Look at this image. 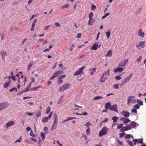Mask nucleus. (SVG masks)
Here are the masks:
<instances>
[{"label":"nucleus","instance_id":"obj_1","mask_svg":"<svg viewBox=\"0 0 146 146\" xmlns=\"http://www.w3.org/2000/svg\"><path fill=\"white\" fill-rule=\"evenodd\" d=\"M137 126V123L135 121H131L130 124H126L124 127L119 130L120 132L125 131L135 128Z\"/></svg>","mask_w":146,"mask_h":146},{"label":"nucleus","instance_id":"obj_2","mask_svg":"<svg viewBox=\"0 0 146 146\" xmlns=\"http://www.w3.org/2000/svg\"><path fill=\"white\" fill-rule=\"evenodd\" d=\"M71 86V84L68 83H66L61 86L59 88V91L60 92L68 89Z\"/></svg>","mask_w":146,"mask_h":146},{"label":"nucleus","instance_id":"obj_3","mask_svg":"<svg viewBox=\"0 0 146 146\" xmlns=\"http://www.w3.org/2000/svg\"><path fill=\"white\" fill-rule=\"evenodd\" d=\"M109 129L106 127H104L99 132V136L100 137H102L103 135L107 134Z\"/></svg>","mask_w":146,"mask_h":146},{"label":"nucleus","instance_id":"obj_4","mask_svg":"<svg viewBox=\"0 0 146 146\" xmlns=\"http://www.w3.org/2000/svg\"><path fill=\"white\" fill-rule=\"evenodd\" d=\"M135 97L133 96H129L127 99V104L129 105L130 103L135 104L137 102V100L135 99Z\"/></svg>","mask_w":146,"mask_h":146},{"label":"nucleus","instance_id":"obj_5","mask_svg":"<svg viewBox=\"0 0 146 146\" xmlns=\"http://www.w3.org/2000/svg\"><path fill=\"white\" fill-rule=\"evenodd\" d=\"M9 104L8 102H4L0 103V110H3L9 106Z\"/></svg>","mask_w":146,"mask_h":146},{"label":"nucleus","instance_id":"obj_6","mask_svg":"<svg viewBox=\"0 0 146 146\" xmlns=\"http://www.w3.org/2000/svg\"><path fill=\"white\" fill-rule=\"evenodd\" d=\"M129 60L126 58L121 61L119 64L118 66L119 67H124L127 64Z\"/></svg>","mask_w":146,"mask_h":146},{"label":"nucleus","instance_id":"obj_7","mask_svg":"<svg viewBox=\"0 0 146 146\" xmlns=\"http://www.w3.org/2000/svg\"><path fill=\"white\" fill-rule=\"evenodd\" d=\"M63 73V71L61 70H58L54 72L53 73V76L52 77L50 78V79H52L55 77L57 76L60 74H62Z\"/></svg>","mask_w":146,"mask_h":146},{"label":"nucleus","instance_id":"obj_8","mask_svg":"<svg viewBox=\"0 0 146 146\" xmlns=\"http://www.w3.org/2000/svg\"><path fill=\"white\" fill-rule=\"evenodd\" d=\"M109 110H110L113 111L117 112H118L117 106V104H115L113 105L110 106L109 108Z\"/></svg>","mask_w":146,"mask_h":146},{"label":"nucleus","instance_id":"obj_9","mask_svg":"<svg viewBox=\"0 0 146 146\" xmlns=\"http://www.w3.org/2000/svg\"><path fill=\"white\" fill-rule=\"evenodd\" d=\"M85 68L84 66H83L81 68H80L79 69L77 70L75 72L74 74V76L78 75L79 74H81L83 71V70Z\"/></svg>","mask_w":146,"mask_h":146},{"label":"nucleus","instance_id":"obj_10","mask_svg":"<svg viewBox=\"0 0 146 146\" xmlns=\"http://www.w3.org/2000/svg\"><path fill=\"white\" fill-rule=\"evenodd\" d=\"M121 114L125 117H128L130 115V113L126 111H123L121 112Z\"/></svg>","mask_w":146,"mask_h":146},{"label":"nucleus","instance_id":"obj_11","mask_svg":"<svg viewBox=\"0 0 146 146\" xmlns=\"http://www.w3.org/2000/svg\"><path fill=\"white\" fill-rule=\"evenodd\" d=\"M120 120L123 121L124 124H126L130 121V120L128 118H127L125 117H121L120 118Z\"/></svg>","mask_w":146,"mask_h":146},{"label":"nucleus","instance_id":"obj_12","mask_svg":"<svg viewBox=\"0 0 146 146\" xmlns=\"http://www.w3.org/2000/svg\"><path fill=\"white\" fill-rule=\"evenodd\" d=\"M98 47V44L97 43H94L90 48V49L92 50H96Z\"/></svg>","mask_w":146,"mask_h":146},{"label":"nucleus","instance_id":"obj_13","mask_svg":"<svg viewBox=\"0 0 146 146\" xmlns=\"http://www.w3.org/2000/svg\"><path fill=\"white\" fill-rule=\"evenodd\" d=\"M138 35L139 36H140L141 38H143L144 37L145 33L143 32L141 29H140L138 33Z\"/></svg>","mask_w":146,"mask_h":146},{"label":"nucleus","instance_id":"obj_14","mask_svg":"<svg viewBox=\"0 0 146 146\" xmlns=\"http://www.w3.org/2000/svg\"><path fill=\"white\" fill-rule=\"evenodd\" d=\"M15 124V122L13 121H11L6 123V128H7L8 127H10Z\"/></svg>","mask_w":146,"mask_h":146},{"label":"nucleus","instance_id":"obj_15","mask_svg":"<svg viewBox=\"0 0 146 146\" xmlns=\"http://www.w3.org/2000/svg\"><path fill=\"white\" fill-rule=\"evenodd\" d=\"M123 70L124 69L123 68H120L119 67L114 69L113 70V71L117 73L118 72H121L123 71Z\"/></svg>","mask_w":146,"mask_h":146},{"label":"nucleus","instance_id":"obj_16","mask_svg":"<svg viewBox=\"0 0 146 146\" xmlns=\"http://www.w3.org/2000/svg\"><path fill=\"white\" fill-rule=\"evenodd\" d=\"M130 79L128 77L125 78L121 82V85H123L125 84Z\"/></svg>","mask_w":146,"mask_h":146},{"label":"nucleus","instance_id":"obj_17","mask_svg":"<svg viewBox=\"0 0 146 146\" xmlns=\"http://www.w3.org/2000/svg\"><path fill=\"white\" fill-rule=\"evenodd\" d=\"M53 117H54V119L53 123H54V124H57L58 119L57 118V115L56 113H55V116H53Z\"/></svg>","mask_w":146,"mask_h":146},{"label":"nucleus","instance_id":"obj_18","mask_svg":"<svg viewBox=\"0 0 146 146\" xmlns=\"http://www.w3.org/2000/svg\"><path fill=\"white\" fill-rule=\"evenodd\" d=\"M110 70L108 69L107 70L105 71L103 74V75H109L110 74Z\"/></svg>","mask_w":146,"mask_h":146},{"label":"nucleus","instance_id":"obj_19","mask_svg":"<svg viewBox=\"0 0 146 146\" xmlns=\"http://www.w3.org/2000/svg\"><path fill=\"white\" fill-rule=\"evenodd\" d=\"M137 141V143H138L143 144V138H141L140 139H136Z\"/></svg>","mask_w":146,"mask_h":146},{"label":"nucleus","instance_id":"obj_20","mask_svg":"<svg viewBox=\"0 0 146 146\" xmlns=\"http://www.w3.org/2000/svg\"><path fill=\"white\" fill-rule=\"evenodd\" d=\"M94 19L92 18V17H89V20L88 21V25H92V23H94V21H93Z\"/></svg>","mask_w":146,"mask_h":146},{"label":"nucleus","instance_id":"obj_21","mask_svg":"<svg viewBox=\"0 0 146 146\" xmlns=\"http://www.w3.org/2000/svg\"><path fill=\"white\" fill-rule=\"evenodd\" d=\"M112 54V52L111 50H109L106 55V57H111Z\"/></svg>","mask_w":146,"mask_h":146},{"label":"nucleus","instance_id":"obj_22","mask_svg":"<svg viewBox=\"0 0 146 146\" xmlns=\"http://www.w3.org/2000/svg\"><path fill=\"white\" fill-rule=\"evenodd\" d=\"M1 56L2 57V58L3 59L5 60V54H6V52L5 51H1Z\"/></svg>","mask_w":146,"mask_h":146},{"label":"nucleus","instance_id":"obj_23","mask_svg":"<svg viewBox=\"0 0 146 146\" xmlns=\"http://www.w3.org/2000/svg\"><path fill=\"white\" fill-rule=\"evenodd\" d=\"M48 117H46L43 118L42 120V122L44 123H45L47 122L48 120Z\"/></svg>","mask_w":146,"mask_h":146},{"label":"nucleus","instance_id":"obj_24","mask_svg":"<svg viewBox=\"0 0 146 146\" xmlns=\"http://www.w3.org/2000/svg\"><path fill=\"white\" fill-rule=\"evenodd\" d=\"M96 68L91 69H90V73L92 75L96 72Z\"/></svg>","mask_w":146,"mask_h":146},{"label":"nucleus","instance_id":"obj_25","mask_svg":"<svg viewBox=\"0 0 146 146\" xmlns=\"http://www.w3.org/2000/svg\"><path fill=\"white\" fill-rule=\"evenodd\" d=\"M145 41H141L139 44V46L141 48H143L145 46Z\"/></svg>","mask_w":146,"mask_h":146},{"label":"nucleus","instance_id":"obj_26","mask_svg":"<svg viewBox=\"0 0 146 146\" xmlns=\"http://www.w3.org/2000/svg\"><path fill=\"white\" fill-rule=\"evenodd\" d=\"M58 84L60 85L63 82V80L60 77H59L58 80Z\"/></svg>","mask_w":146,"mask_h":146},{"label":"nucleus","instance_id":"obj_27","mask_svg":"<svg viewBox=\"0 0 146 146\" xmlns=\"http://www.w3.org/2000/svg\"><path fill=\"white\" fill-rule=\"evenodd\" d=\"M10 80H9V81L5 83L4 84L3 86L5 88H7L8 87V86L10 85Z\"/></svg>","mask_w":146,"mask_h":146},{"label":"nucleus","instance_id":"obj_28","mask_svg":"<svg viewBox=\"0 0 146 146\" xmlns=\"http://www.w3.org/2000/svg\"><path fill=\"white\" fill-rule=\"evenodd\" d=\"M111 119L113 120V122L115 123L117 121L118 117H117L114 116Z\"/></svg>","mask_w":146,"mask_h":146},{"label":"nucleus","instance_id":"obj_29","mask_svg":"<svg viewBox=\"0 0 146 146\" xmlns=\"http://www.w3.org/2000/svg\"><path fill=\"white\" fill-rule=\"evenodd\" d=\"M142 58V57L141 56H140L136 60V61L138 63H139L141 61Z\"/></svg>","mask_w":146,"mask_h":146},{"label":"nucleus","instance_id":"obj_30","mask_svg":"<svg viewBox=\"0 0 146 146\" xmlns=\"http://www.w3.org/2000/svg\"><path fill=\"white\" fill-rule=\"evenodd\" d=\"M137 102L138 103L139 106L143 105V102L140 100H137Z\"/></svg>","mask_w":146,"mask_h":146},{"label":"nucleus","instance_id":"obj_31","mask_svg":"<svg viewBox=\"0 0 146 146\" xmlns=\"http://www.w3.org/2000/svg\"><path fill=\"white\" fill-rule=\"evenodd\" d=\"M111 104L110 102H108L106 104H105V108L106 109H109V107L111 106Z\"/></svg>","mask_w":146,"mask_h":146},{"label":"nucleus","instance_id":"obj_32","mask_svg":"<svg viewBox=\"0 0 146 146\" xmlns=\"http://www.w3.org/2000/svg\"><path fill=\"white\" fill-rule=\"evenodd\" d=\"M42 87V86L40 85L37 87L31 88V90H33V91H35L37 89H38L39 88H41Z\"/></svg>","mask_w":146,"mask_h":146},{"label":"nucleus","instance_id":"obj_33","mask_svg":"<svg viewBox=\"0 0 146 146\" xmlns=\"http://www.w3.org/2000/svg\"><path fill=\"white\" fill-rule=\"evenodd\" d=\"M123 124H120L118 125L117 126V128L118 129H121L123 127Z\"/></svg>","mask_w":146,"mask_h":146},{"label":"nucleus","instance_id":"obj_34","mask_svg":"<svg viewBox=\"0 0 146 146\" xmlns=\"http://www.w3.org/2000/svg\"><path fill=\"white\" fill-rule=\"evenodd\" d=\"M103 97L100 96H96L94 98V100H97L99 99H102Z\"/></svg>","mask_w":146,"mask_h":146},{"label":"nucleus","instance_id":"obj_35","mask_svg":"<svg viewBox=\"0 0 146 146\" xmlns=\"http://www.w3.org/2000/svg\"><path fill=\"white\" fill-rule=\"evenodd\" d=\"M40 136L42 140H44L45 137V135L44 133L42 132L40 134Z\"/></svg>","mask_w":146,"mask_h":146},{"label":"nucleus","instance_id":"obj_36","mask_svg":"<svg viewBox=\"0 0 146 146\" xmlns=\"http://www.w3.org/2000/svg\"><path fill=\"white\" fill-rule=\"evenodd\" d=\"M63 96H62L59 98L58 102V104H60L62 102L63 100Z\"/></svg>","mask_w":146,"mask_h":146},{"label":"nucleus","instance_id":"obj_37","mask_svg":"<svg viewBox=\"0 0 146 146\" xmlns=\"http://www.w3.org/2000/svg\"><path fill=\"white\" fill-rule=\"evenodd\" d=\"M57 124H54V123H53V125L51 127L52 130H53L55 129L57 126Z\"/></svg>","mask_w":146,"mask_h":146},{"label":"nucleus","instance_id":"obj_38","mask_svg":"<svg viewBox=\"0 0 146 146\" xmlns=\"http://www.w3.org/2000/svg\"><path fill=\"white\" fill-rule=\"evenodd\" d=\"M91 8L93 11H94L96 9V7L95 5L92 4L91 6Z\"/></svg>","mask_w":146,"mask_h":146},{"label":"nucleus","instance_id":"obj_39","mask_svg":"<svg viewBox=\"0 0 146 146\" xmlns=\"http://www.w3.org/2000/svg\"><path fill=\"white\" fill-rule=\"evenodd\" d=\"M41 115V111H37L36 112V115L37 117H40V116Z\"/></svg>","mask_w":146,"mask_h":146},{"label":"nucleus","instance_id":"obj_40","mask_svg":"<svg viewBox=\"0 0 146 146\" xmlns=\"http://www.w3.org/2000/svg\"><path fill=\"white\" fill-rule=\"evenodd\" d=\"M30 135L33 137H36L37 135L36 134H34L33 132V131H31L30 133Z\"/></svg>","mask_w":146,"mask_h":146},{"label":"nucleus","instance_id":"obj_41","mask_svg":"<svg viewBox=\"0 0 146 146\" xmlns=\"http://www.w3.org/2000/svg\"><path fill=\"white\" fill-rule=\"evenodd\" d=\"M110 14V13H106L104 16H103L102 17V19H104L106 17H107V16H109Z\"/></svg>","mask_w":146,"mask_h":146},{"label":"nucleus","instance_id":"obj_42","mask_svg":"<svg viewBox=\"0 0 146 146\" xmlns=\"http://www.w3.org/2000/svg\"><path fill=\"white\" fill-rule=\"evenodd\" d=\"M104 76L102 75L101 76V78L100 80V81L101 83H103L105 82V80L104 78Z\"/></svg>","mask_w":146,"mask_h":146},{"label":"nucleus","instance_id":"obj_43","mask_svg":"<svg viewBox=\"0 0 146 146\" xmlns=\"http://www.w3.org/2000/svg\"><path fill=\"white\" fill-rule=\"evenodd\" d=\"M127 142L130 146H133V144L131 141H130L129 140H127Z\"/></svg>","mask_w":146,"mask_h":146},{"label":"nucleus","instance_id":"obj_44","mask_svg":"<svg viewBox=\"0 0 146 146\" xmlns=\"http://www.w3.org/2000/svg\"><path fill=\"white\" fill-rule=\"evenodd\" d=\"M33 64V63L32 62H30L29 63V65L27 68V69L28 70H29L31 67L32 66Z\"/></svg>","mask_w":146,"mask_h":146},{"label":"nucleus","instance_id":"obj_45","mask_svg":"<svg viewBox=\"0 0 146 146\" xmlns=\"http://www.w3.org/2000/svg\"><path fill=\"white\" fill-rule=\"evenodd\" d=\"M110 34L111 33L109 31L108 32L106 33V36L108 38H109Z\"/></svg>","mask_w":146,"mask_h":146},{"label":"nucleus","instance_id":"obj_46","mask_svg":"<svg viewBox=\"0 0 146 146\" xmlns=\"http://www.w3.org/2000/svg\"><path fill=\"white\" fill-rule=\"evenodd\" d=\"M133 107L136 109H139L140 108V106L138 104L134 105L133 106Z\"/></svg>","mask_w":146,"mask_h":146},{"label":"nucleus","instance_id":"obj_47","mask_svg":"<svg viewBox=\"0 0 146 146\" xmlns=\"http://www.w3.org/2000/svg\"><path fill=\"white\" fill-rule=\"evenodd\" d=\"M131 137L134 139V137L132 135H127L125 137V138L126 139H129Z\"/></svg>","mask_w":146,"mask_h":146},{"label":"nucleus","instance_id":"obj_48","mask_svg":"<svg viewBox=\"0 0 146 146\" xmlns=\"http://www.w3.org/2000/svg\"><path fill=\"white\" fill-rule=\"evenodd\" d=\"M14 91H15L16 92H17V88H13L9 90V92H12Z\"/></svg>","mask_w":146,"mask_h":146},{"label":"nucleus","instance_id":"obj_49","mask_svg":"<svg viewBox=\"0 0 146 146\" xmlns=\"http://www.w3.org/2000/svg\"><path fill=\"white\" fill-rule=\"evenodd\" d=\"M48 128L46 127H45L44 128V131L45 132V133L47 134L48 131Z\"/></svg>","mask_w":146,"mask_h":146},{"label":"nucleus","instance_id":"obj_50","mask_svg":"<svg viewBox=\"0 0 146 146\" xmlns=\"http://www.w3.org/2000/svg\"><path fill=\"white\" fill-rule=\"evenodd\" d=\"M92 125L91 123L89 122H88L86 124H85V126H86L88 128L89 126H91Z\"/></svg>","mask_w":146,"mask_h":146},{"label":"nucleus","instance_id":"obj_51","mask_svg":"<svg viewBox=\"0 0 146 146\" xmlns=\"http://www.w3.org/2000/svg\"><path fill=\"white\" fill-rule=\"evenodd\" d=\"M50 108L49 107H48L47 108H46V114L48 113L50 111Z\"/></svg>","mask_w":146,"mask_h":146},{"label":"nucleus","instance_id":"obj_52","mask_svg":"<svg viewBox=\"0 0 146 146\" xmlns=\"http://www.w3.org/2000/svg\"><path fill=\"white\" fill-rule=\"evenodd\" d=\"M22 139V136L20 137L19 139L16 140L15 141V143H17V142H19V143L21 142V141Z\"/></svg>","mask_w":146,"mask_h":146},{"label":"nucleus","instance_id":"obj_53","mask_svg":"<svg viewBox=\"0 0 146 146\" xmlns=\"http://www.w3.org/2000/svg\"><path fill=\"white\" fill-rule=\"evenodd\" d=\"M119 84H115L114 85V86H113V88L114 89H118L119 88Z\"/></svg>","mask_w":146,"mask_h":146},{"label":"nucleus","instance_id":"obj_54","mask_svg":"<svg viewBox=\"0 0 146 146\" xmlns=\"http://www.w3.org/2000/svg\"><path fill=\"white\" fill-rule=\"evenodd\" d=\"M5 33L3 34H1V39L2 40H3L5 38Z\"/></svg>","mask_w":146,"mask_h":146},{"label":"nucleus","instance_id":"obj_55","mask_svg":"<svg viewBox=\"0 0 146 146\" xmlns=\"http://www.w3.org/2000/svg\"><path fill=\"white\" fill-rule=\"evenodd\" d=\"M131 112L135 113H137V110L134 108L131 110Z\"/></svg>","mask_w":146,"mask_h":146},{"label":"nucleus","instance_id":"obj_56","mask_svg":"<svg viewBox=\"0 0 146 146\" xmlns=\"http://www.w3.org/2000/svg\"><path fill=\"white\" fill-rule=\"evenodd\" d=\"M125 134V132H122L121 133H120L119 134V137L120 138H121L122 137H123Z\"/></svg>","mask_w":146,"mask_h":146},{"label":"nucleus","instance_id":"obj_57","mask_svg":"<svg viewBox=\"0 0 146 146\" xmlns=\"http://www.w3.org/2000/svg\"><path fill=\"white\" fill-rule=\"evenodd\" d=\"M115 79L116 80H120L121 79V78L120 76H116L115 77Z\"/></svg>","mask_w":146,"mask_h":146},{"label":"nucleus","instance_id":"obj_58","mask_svg":"<svg viewBox=\"0 0 146 146\" xmlns=\"http://www.w3.org/2000/svg\"><path fill=\"white\" fill-rule=\"evenodd\" d=\"M76 118V117H68L67 118V119L68 120H68H72V119H75Z\"/></svg>","mask_w":146,"mask_h":146},{"label":"nucleus","instance_id":"obj_59","mask_svg":"<svg viewBox=\"0 0 146 146\" xmlns=\"http://www.w3.org/2000/svg\"><path fill=\"white\" fill-rule=\"evenodd\" d=\"M69 6V5L67 4L65 5H63L62 7V9H64L68 7Z\"/></svg>","mask_w":146,"mask_h":146},{"label":"nucleus","instance_id":"obj_60","mask_svg":"<svg viewBox=\"0 0 146 146\" xmlns=\"http://www.w3.org/2000/svg\"><path fill=\"white\" fill-rule=\"evenodd\" d=\"M54 25L56 27H61L59 23H55L54 24Z\"/></svg>","mask_w":146,"mask_h":146},{"label":"nucleus","instance_id":"obj_61","mask_svg":"<svg viewBox=\"0 0 146 146\" xmlns=\"http://www.w3.org/2000/svg\"><path fill=\"white\" fill-rule=\"evenodd\" d=\"M52 113L53 112L51 111L50 112V114L48 115V119H50L51 117Z\"/></svg>","mask_w":146,"mask_h":146},{"label":"nucleus","instance_id":"obj_62","mask_svg":"<svg viewBox=\"0 0 146 146\" xmlns=\"http://www.w3.org/2000/svg\"><path fill=\"white\" fill-rule=\"evenodd\" d=\"M93 13L92 12H90L89 14V17H93Z\"/></svg>","mask_w":146,"mask_h":146},{"label":"nucleus","instance_id":"obj_63","mask_svg":"<svg viewBox=\"0 0 146 146\" xmlns=\"http://www.w3.org/2000/svg\"><path fill=\"white\" fill-rule=\"evenodd\" d=\"M117 141L121 145H123V142L122 141H121L119 140V139H117Z\"/></svg>","mask_w":146,"mask_h":146},{"label":"nucleus","instance_id":"obj_64","mask_svg":"<svg viewBox=\"0 0 146 146\" xmlns=\"http://www.w3.org/2000/svg\"><path fill=\"white\" fill-rule=\"evenodd\" d=\"M88 115V113L86 112H83L82 113H81V115H83L84 116L86 115Z\"/></svg>","mask_w":146,"mask_h":146}]
</instances>
